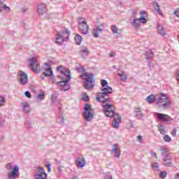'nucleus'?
<instances>
[{
  "label": "nucleus",
  "mask_w": 179,
  "mask_h": 179,
  "mask_svg": "<svg viewBox=\"0 0 179 179\" xmlns=\"http://www.w3.org/2000/svg\"><path fill=\"white\" fill-rule=\"evenodd\" d=\"M102 107L105 111V114L106 117H109L110 118H113L115 116L114 120L112 122L113 128H119L120 124L121 123V120L122 117L120 116L119 114H115V108L113 104H104L102 103Z\"/></svg>",
  "instance_id": "nucleus-1"
},
{
  "label": "nucleus",
  "mask_w": 179,
  "mask_h": 179,
  "mask_svg": "<svg viewBox=\"0 0 179 179\" xmlns=\"http://www.w3.org/2000/svg\"><path fill=\"white\" fill-rule=\"evenodd\" d=\"M101 92H99L96 97V101L106 104L107 101H109L110 98H108V94L113 93V88L108 86V82L106 80H101Z\"/></svg>",
  "instance_id": "nucleus-2"
},
{
  "label": "nucleus",
  "mask_w": 179,
  "mask_h": 179,
  "mask_svg": "<svg viewBox=\"0 0 179 179\" xmlns=\"http://www.w3.org/2000/svg\"><path fill=\"white\" fill-rule=\"evenodd\" d=\"M80 78L85 80L84 84L85 89H86L87 90H90L91 89H93V87H94V78L93 74L87 73L85 74L81 75Z\"/></svg>",
  "instance_id": "nucleus-3"
},
{
  "label": "nucleus",
  "mask_w": 179,
  "mask_h": 179,
  "mask_svg": "<svg viewBox=\"0 0 179 179\" xmlns=\"http://www.w3.org/2000/svg\"><path fill=\"white\" fill-rule=\"evenodd\" d=\"M57 71L60 72L61 75L59 76V78H61L63 82H68L71 79V71L68 69L64 68V66H58Z\"/></svg>",
  "instance_id": "nucleus-4"
},
{
  "label": "nucleus",
  "mask_w": 179,
  "mask_h": 179,
  "mask_svg": "<svg viewBox=\"0 0 179 179\" xmlns=\"http://www.w3.org/2000/svg\"><path fill=\"white\" fill-rule=\"evenodd\" d=\"M29 63V68L35 73H38L40 72V64L37 62L36 57H32L28 60Z\"/></svg>",
  "instance_id": "nucleus-5"
},
{
  "label": "nucleus",
  "mask_w": 179,
  "mask_h": 179,
  "mask_svg": "<svg viewBox=\"0 0 179 179\" xmlns=\"http://www.w3.org/2000/svg\"><path fill=\"white\" fill-rule=\"evenodd\" d=\"M84 110V118L87 120V121H92L93 120L94 114L92 108H90V105H89V103L85 104Z\"/></svg>",
  "instance_id": "nucleus-6"
},
{
  "label": "nucleus",
  "mask_w": 179,
  "mask_h": 179,
  "mask_svg": "<svg viewBox=\"0 0 179 179\" xmlns=\"http://www.w3.org/2000/svg\"><path fill=\"white\" fill-rule=\"evenodd\" d=\"M66 34H69V32H68L67 29H66L64 31H62L60 33H57L56 35V44H58L59 45H61V44H62V43H64V41H65V36H66Z\"/></svg>",
  "instance_id": "nucleus-7"
},
{
  "label": "nucleus",
  "mask_w": 179,
  "mask_h": 179,
  "mask_svg": "<svg viewBox=\"0 0 179 179\" xmlns=\"http://www.w3.org/2000/svg\"><path fill=\"white\" fill-rule=\"evenodd\" d=\"M35 174L36 179H47V173H45L44 167L37 168Z\"/></svg>",
  "instance_id": "nucleus-8"
},
{
  "label": "nucleus",
  "mask_w": 179,
  "mask_h": 179,
  "mask_svg": "<svg viewBox=\"0 0 179 179\" xmlns=\"http://www.w3.org/2000/svg\"><path fill=\"white\" fill-rule=\"evenodd\" d=\"M155 115H156L157 118L162 122H169L170 121H173V118L164 113H155Z\"/></svg>",
  "instance_id": "nucleus-9"
},
{
  "label": "nucleus",
  "mask_w": 179,
  "mask_h": 179,
  "mask_svg": "<svg viewBox=\"0 0 179 179\" xmlns=\"http://www.w3.org/2000/svg\"><path fill=\"white\" fill-rule=\"evenodd\" d=\"M19 76V81L20 82L21 85H26L27 84L29 76L24 73V71H20L17 73Z\"/></svg>",
  "instance_id": "nucleus-10"
},
{
  "label": "nucleus",
  "mask_w": 179,
  "mask_h": 179,
  "mask_svg": "<svg viewBox=\"0 0 179 179\" xmlns=\"http://www.w3.org/2000/svg\"><path fill=\"white\" fill-rule=\"evenodd\" d=\"M78 27L83 34H87V31H89V25H87V22L85 21L79 22Z\"/></svg>",
  "instance_id": "nucleus-11"
},
{
  "label": "nucleus",
  "mask_w": 179,
  "mask_h": 179,
  "mask_svg": "<svg viewBox=\"0 0 179 179\" xmlns=\"http://www.w3.org/2000/svg\"><path fill=\"white\" fill-rule=\"evenodd\" d=\"M20 173H19V167L15 166V168L12 169L11 171L10 172V174L8 175V178H15V177L19 178V175Z\"/></svg>",
  "instance_id": "nucleus-12"
},
{
  "label": "nucleus",
  "mask_w": 179,
  "mask_h": 179,
  "mask_svg": "<svg viewBox=\"0 0 179 179\" xmlns=\"http://www.w3.org/2000/svg\"><path fill=\"white\" fill-rule=\"evenodd\" d=\"M76 163L78 169H83V167L86 166V160L83 157H79L76 161Z\"/></svg>",
  "instance_id": "nucleus-13"
},
{
  "label": "nucleus",
  "mask_w": 179,
  "mask_h": 179,
  "mask_svg": "<svg viewBox=\"0 0 179 179\" xmlns=\"http://www.w3.org/2000/svg\"><path fill=\"white\" fill-rule=\"evenodd\" d=\"M47 12V6L45 4H40L38 6L37 13L38 15H44Z\"/></svg>",
  "instance_id": "nucleus-14"
},
{
  "label": "nucleus",
  "mask_w": 179,
  "mask_h": 179,
  "mask_svg": "<svg viewBox=\"0 0 179 179\" xmlns=\"http://www.w3.org/2000/svg\"><path fill=\"white\" fill-rule=\"evenodd\" d=\"M45 76H52V69H51V66L46 64H45V72H43Z\"/></svg>",
  "instance_id": "nucleus-15"
},
{
  "label": "nucleus",
  "mask_w": 179,
  "mask_h": 179,
  "mask_svg": "<svg viewBox=\"0 0 179 179\" xmlns=\"http://www.w3.org/2000/svg\"><path fill=\"white\" fill-rule=\"evenodd\" d=\"M112 152L115 153V157L119 158L121 156V150L118 148V145L114 144L113 148L112 149Z\"/></svg>",
  "instance_id": "nucleus-16"
},
{
  "label": "nucleus",
  "mask_w": 179,
  "mask_h": 179,
  "mask_svg": "<svg viewBox=\"0 0 179 179\" xmlns=\"http://www.w3.org/2000/svg\"><path fill=\"white\" fill-rule=\"evenodd\" d=\"M169 100V98L166 96L164 94H159L158 97V101L157 102V104H159V103H164Z\"/></svg>",
  "instance_id": "nucleus-17"
},
{
  "label": "nucleus",
  "mask_w": 179,
  "mask_h": 179,
  "mask_svg": "<svg viewBox=\"0 0 179 179\" xmlns=\"http://www.w3.org/2000/svg\"><path fill=\"white\" fill-rule=\"evenodd\" d=\"M173 158H165L164 159V165L166 166V167H171V166H173Z\"/></svg>",
  "instance_id": "nucleus-18"
},
{
  "label": "nucleus",
  "mask_w": 179,
  "mask_h": 179,
  "mask_svg": "<svg viewBox=\"0 0 179 179\" xmlns=\"http://www.w3.org/2000/svg\"><path fill=\"white\" fill-rule=\"evenodd\" d=\"M119 76L120 77L121 80L122 82H127L128 80V76H127V72L122 71L121 73H119Z\"/></svg>",
  "instance_id": "nucleus-19"
},
{
  "label": "nucleus",
  "mask_w": 179,
  "mask_h": 179,
  "mask_svg": "<svg viewBox=\"0 0 179 179\" xmlns=\"http://www.w3.org/2000/svg\"><path fill=\"white\" fill-rule=\"evenodd\" d=\"M154 9L157 12L158 15L160 16H162L163 13L160 10V6H159V3L154 2L153 3Z\"/></svg>",
  "instance_id": "nucleus-20"
},
{
  "label": "nucleus",
  "mask_w": 179,
  "mask_h": 179,
  "mask_svg": "<svg viewBox=\"0 0 179 179\" xmlns=\"http://www.w3.org/2000/svg\"><path fill=\"white\" fill-rule=\"evenodd\" d=\"M158 31L161 36H165L166 35V29L162 25L158 26Z\"/></svg>",
  "instance_id": "nucleus-21"
},
{
  "label": "nucleus",
  "mask_w": 179,
  "mask_h": 179,
  "mask_svg": "<svg viewBox=\"0 0 179 179\" xmlns=\"http://www.w3.org/2000/svg\"><path fill=\"white\" fill-rule=\"evenodd\" d=\"M156 99V96L155 95H149L146 98V101H148L150 104L153 103Z\"/></svg>",
  "instance_id": "nucleus-22"
},
{
  "label": "nucleus",
  "mask_w": 179,
  "mask_h": 179,
  "mask_svg": "<svg viewBox=\"0 0 179 179\" xmlns=\"http://www.w3.org/2000/svg\"><path fill=\"white\" fill-rule=\"evenodd\" d=\"M158 130L160 132L161 135H164L165 134H167V131H166V129L163 125H159Z\"/></svg>",
  "instance_id": "nucleus-23"
},
{
  "label": "nucleus",
  "mask_w": 179,
  "mask_h": 179,
  "mask_svg": "<svg viewBox=\"0 0 179 179\" xmlns=\"http://www.w3.org/2000/svg\"><path fill=\"white\" fill-rule=\"evenodd\" d=\"M74 40L76 41V44H77V45H79L80 43H82V36L78 34L76 36Z\"/></svg>",
  "instance_id": "nucleus-24"
},
{
  "label": "nucleus",
  "mask_w": 179,
  "mask_h": 179,
  "mask_svg": "<svg viewBox=\"0 0 179 179\" xmlns=\"http://www.w3.org/2000/svg\"><path fill=\"white\" fill-rule=\"evenodd\" d=\"M22 107L24 110L26 111V113H29V111H30V108H29V104L27 103V102L23 103Z\"/></svg>",
  "instance_id": "nucleus-25"
},
{
  "label": "nucleus",
  "mask_w": 179,
  "mask_h": 179,
  "mask_svg": "<svg viewBox=\"0 0 179 179\" xmlns=\"http://www.w3.org/2000/svg\"><path fill=\"white\" fill-rule=\"evenodd\" d=\"M101 31H103V30L100 28L94 30V37H99V34L101 33Z\"/></svg>",
  "instance_id": "nucleus-26"
},
{
  "label": "nucleus",
  "mask_w": 179,
  "mask_h": 179,
  "mask_svg": "<svg viewBox=\"0 0 179 179\" xmlns=\"http://www.w3.org/2000/svg\"><path fill=\"white\" fill-rule=\"evenodd\" d=\"M145 57L147 59H150V58H153V53L150 50H149L146 52Z\"/></svg>",
  "instance_id": "nucleus-27"
},
{
  "label": "nucleus",
  "mask_w": 179,
  "mask_h": 179,
  "mask_svg": "<svg viewBox=\"0 0 179 179\" xmlns=\"http://www.w3.org/2000/svg\"><path fill=\"white\" fill-rule=\"evenodd\" d=\"M162 107H164V108H169V107H170V101H169V99L165 101L164 103L162 104Z\"/></svg>",
  "instance_id": "nucleus-28"
},
{
  "label": "nucleus",
  "mask_w": 179,
  "mask_h": 179,
  "mask_svg": "<svg viewBox=\"0 0 179 179\" xmlns=\"http://www.w3.org/2000/svg\"><path fill=\"white\" fill-rule=\"evenodd\" d=\"M159 150L162 152V155H164V153H167L169 152V149L164 146L160 147Z\"/></svg>",
  "instance_id": "nucleus-29"
},
{
  "label": "nucleus",
  "mask_w": 179,
  "mask_h": 179,
  "mask_svg": "<svg viewBox=\"0 0 179 179\" xmlns=\"http://www.w3.org/2000/svg\"><path fill=\"white\" fill-rule=\"evenodd\" d=\"M164 142H171V137L169 135H165L163 138Z\"/></svg>",
  "instance_id": "nucleus-30"
},
{
  "label": "nucleus",
  "mask_w": 179,
  "mask_h": 179,
  "mask_svg": "<svg viewBox=\"0 0 179 179\" xmlns=\"http://www.w3.org/2000/svg\"><path fill=\"white\" fill-rule=\"evenodd\" d=\"M160 178H166L167 177V172L166 171H162L159 173Z\"/></svg>",
  "instance_id": "nucleus-31"
},
{
  "label": "nucleus",
  "mask_w": 179,
  "mask_h": 179,
  "mask_svg": "<svg viewBox=\"0 0 179 179\" xmlns=\"http://www.w3.org/2000/svg\"><path fill=\"white\" fill-rule=\"evenodd\" d=\"M44 97H45V94H44V92H42L38 95L37 99L38 100H43Z\"/></svg>",
  "instance_id": "nucleus-32"
},
{
  "label": "nucleus",
  "mask_w": 179,
  "mask_h": 179,
  "mask_svg": "<svg viewBox=\"0 0 179 179\" xmlns=\"http://www.w3.org/2000/svg\"><path fill=\"white\" fill-rule=\"evenodd\" d=\"M80 52L87 53V52H89V50H87V48H86L85 46H81Z\"/></svg>",
  "instance_id": "nucleus-33"
},
{
  "label": "nucleus",
  "mask_w": 179,
  "mask_h": 179,
  "mask_svg": "<svg viewBox=\"0 0 179 179\" xmlns=\"http://www.w3.org/2000/svg\"><path fill=\"white\" fill-rule=\"evenodd\" d=\"M152 169H153V170H158L159 169V164L157 162L153 163Z\"/></svg>",
  "instance_id": "nucleus-34"
},
{
  "label": "nucleus",
  "mask_w": 179,
  "mask_h": 179,
  "mask_svg": "<svg viewBox=\"0 0 179 179\" xmlns=\"http://www.w3.org/2000/svg\"><path fill=\"white\" fill-rule=\"evenodd\" d=\"M112 31H113V33L117 34V33H118V28H117L115 25H112Z\"/></svg>",
  "instance_id": "nucleus-35"
},
{
  "label": "nucleus",
  "mask_w": 179,
  "mask_h": 179,
  "mask_svg": "<svg viewBox=\"0 0 179 179\" xmlns=\"http://www.w3.org/2000/svg\"><path fill=\"white\" fill-rule=\"evenodd\" d=\"M5 103V100L3 99V97L0 96V107H3Z\"/></svg>",
  "instance_id": "nucleus-36"
},
{
  "label": "nucleus",
  "mask_w": 179,
  "mask_h": 179,
  "mask_svg": "<svg viewBox=\"0 0 179 179\" xmlns=\"http://www.w3.org/2000/svg\"><path fill=\"white\" fill-rule=\"evenodd\" d=\"M83 100H84V101H89V96L86 94L83 95L82 97Z\"/></svg>",
  "instance_id": "nucleus-37"
},
{
  "label": "nucleus",
  "mask_w": 179,
  "mask_h": 179,
  "mask_svg": "<svg viewBox=\"0 0 179 179\" xmlns=\"http://www.w3.org/2000/svg\"><path fill=\"white\" fill-rule=\"evenodd\" d=\"M138 22H139L138 20H134L133 23V26H134V27H139V23H138Z\"/></svg>",
  "instance_id": "nucleus-38"
},
{
  "label": "nucleus",
  "mask_w": 179,
  "mask_h": 179,
  "mask_svg": "<svg viewBox=\"0 0 179 179\" xmlns=\"http://www.w3.org/2000/svg\"><path fill=\"white\" fill-rule=\"evenodd\" d=\"M173 15H175L176 17H179V8H176V9L173 11Z\"/></svg>",
  "instance_id": "nucleus-39"
},
{
  "label": "nucleus",
  "mask_w": 179,
  "mask_h": 179,
  "mask_svg": "<svg viewBox=\"0 0 179 179\" xmlns=\"http://www.w3.org/2000/svg\"><path fill=\"white\" fill-rule=\"evenodd\" d=\"M138 22H141V23H146L147 20L145 17H140L138 20Z\"/></svg>",
  "instance_id": "nucleus-40"
},
{
  "label": "nucleus",
  "mask_w": 179,
  "mask_h": 179,
  "mask_svg": "<svg viewBox=\"0 0 179 179\" xmlns=\"http://www.w3.org/2000/svg\"><path fill=\"white\" fill-rule=\"evenodd\" d=\"M172 136H177V129H173L171 131Z\"/></svg>",
  "instance_id": "nucleus-41"
},
{
  "label": "nucleus",
  "mask_w": 179,
  "mask_h": 179,
  "mask_svg": "<svg viewBox=\"0 0 179 179\" xmlns=\"http://www.w3.org/2000/svg\"><path fill=\"white\" fill-rule=\"evenodd\" d=\"M26 97H28V99H31V94H30V92L27 91L24 93Z\"/></svg>",
  "instance_id": "nucleus-42"
},
{
  "label": "nucleus",
  "mask_w": 179,
  "mask_h": 179,
  "mask_svg": "<svg viewBox=\"0 0 179 179\" xmlns=\"http://www.w3.org/2000/svg\"><path fill=\"white\" fill-rule=\"evenodd\" d=\"M3 8L5 10H7V12H10V8H9V7L6 6V4H5Z\"/></svg>",
  "instance_id": "nucleus-43"
},
{
  "label": "nucleus",
  "mask_w": 179,
  "mask_h": 179,
  "mask_svg": "<svg viewBox=\"0 0 179 179\" xmlns=\"http://www.w3.org/2000/svg\"><path fill=\"white\" fill-rule=\"evenodd\" d=\"M57 122H59V124H62L64 122V117H59Z\"/></svg>",
  "instance_id": "nucleus-44"
},
{
  "label": "nucleus",
  "mask_w": 179,
  "mask_h": 179,
  "mask_svg": "<svg viewBox=\"0 0 179 179\" xmlns=\"http://www.w3.org/2000/svg\"><path fill=\"white\" fill-rule=\"evenodd\" d=\"M137 141L139 142V143H142V136H137Z\"/></svg>",
  "instance_id": "nucleus-45"
},
{
  "label": "nucleus",
  "mask_w": 179,
  "mask_h": 179,
  "mask_svg": "<svg viewBox=\"0 0 179 179\" xmlns=\"http://www.w3.org/2000/svg\"><path fill=\"white\" fill-rule=\"evenodd\" d=\"M109 57H115V53L114 52H110L109 54Z\"/></svg>",
  "instance_id": "nucleus-46"
},
{
  "label": "nucleus",
  "mask_w": 179,
  "mask_h": 179,
  "mask_svg": "<svg viewBox=\"0 0 179 179\" xmlns=\"http://www.w3.org/2000/svg\"><path fill=\"white\" fill-rule=\"evenodd\" d=\"M7 169L8 170H12V165L10 164H7Z\"/></svg>",
  "instance_id": "nucleus-47"
},
{
  "label": "nucleus",
  "mask_w": 179,
  "mask_h": 179,
  "mask_svg": "<svg viewBox=\"0 0 179 179\" xmlns=\"http://www.w3.org/2000/svg\"><path fill=\"white\" fill-rule=\"evenodd\" d=\"M151 156H154L155 157H156V159H157V154H156V152H152L151 154Z\"/></svg>",
  "instance_id": "nucleus-48"
},
{
  "label": "nucleus",
  "mask_w": 179,
  "mask_h": 179,
  "mask_svg": "<svg viewBox=\"0 0 179 179\" xmlns=\"http://www.w3.org/2000/svg\"><path fill=\"white\" fill-rule=\"evenodd\" d=\"M174 178L175 179H179V173H177L176 175H175Z\"/></svg>",
  "instance_id": "nucleus-49"
},
{
  "label": "nucleus",
  "mask_w": 179,
  "mask_h": 179,
  "mask_svg": "<svg viewBox=\"0 0 179 179\" xmlns=\"http://www.w3.org/2000/svg\"><path fill=\"white\" fill-rule=\"evenodd\" d=\"M105 178L106 179H113V178L111 176H106Z\"/></svg>",
  "instance_id": "nucleus-50"
},
{
  "label": "nucleus",
  "mask_w": 179,
  "mask_h": 179,
  "mask_svg": "<svg viewBox=\"0 0 179 179\" xmlns=\"http://www.w3.org/2000/svg\"><path fill=\"white\" fill-rule=\"evenodd\" d=\"M48 171H51V166H48Z\"/></svg>",
  "instance_id": "nucleus-51"
},
{
  "label": "nucleus",
  "mask_w": 179,
  "mask_h": 179,
  "mask_svg": "<svg viewBox=\"0 0 179 179\" xmlns=\"http://www.w3.org/2000/svg\"><path fill=\"white\" fill-rule=\"evenodd\" d=\"M140 15H145V13H146L145 11H143V13L142 12H139Z\"/></svg>",
  "instance_id": "nucleus-52"
},
{
  "label": "nucleus",
  "mask_w": 179,
  "mask_h": 179,
  "mask_svg": "<svg viewBox=\"0 0 179 179\" xmlns=\"http://www.w3.org/2000/svg\"><path fill=\"white\" fill-rule=\"evenodd\" d=\"M0 12H2V8L0 7Z\"/></svg>",
  "instance_id": "nucleus-53"
},
{
  "label": "nucleus",
  "mask_w": 179,
  "mask_h": 179,
  "mask_svg": "<svg viewBox=\"0 0 179 179\" xmlns=\"http://www.w3.org/2000/svg\"><path fill=\"white\" fill-rule=\"evenodd\" d=\"M79 1H82V0H79Z\"/></svg>",
  "instance_id": "nucleus-54"
}]
</instances>
